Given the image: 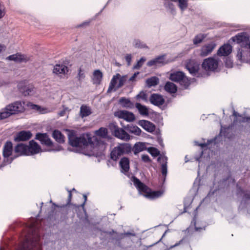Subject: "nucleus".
<instances>
[{
  "mask_svg": "<svg viewBox=\"0 0 250 250\" xmlns=\"http://www.w3.org/2000/svg\"><path fill=\"white\" fill-rule=\"evenodd\" d=\"M250 123V117H244L239 121V123Z\"/></svg>",
  "mask_w": 250,
  "mask_h": 250,
  "instance_id": "bf43d9fd",
  "label": "nucleus"
},
{
  "mask_svg": "<svg viewBox=\"0 0 250 250\" xmlns=\"http://www.w3.org/2000/svg\"><path fill=\"white\" fill-rule=\"evenodd\" d=\"M124 127L129 132L136 135L139 136L141 135L142 132L141 129L136 125H127L124 126Z\"/></svg>",
  "mask_w": 250,
  "mask_h": 250,
  "instance_id": "b1692460",
  "label": "nucleus"
},
{
  "mask_svg": "<svg viewBox=\"0 0 250 250\" xmlns=\"http://www.w3.org/2000/svg\"><path fill=\"white\" fill-rule=\"evenodd\" d=\"M139 74V72L135 73L130 78L129 81H135V78H136L137 76Z\"/></svg>",
  "mask_w": 250,
  "mask_h": 250,
  "instance_id": "052dcab7",
  "label": "nucleus"
},
{
  "mask_svg": "<svg viewBox=\"0 0 250 250\" xmlns=\"http://www.w3.org/2000/svg\"><path fill=\"white\" fill-rule=\"evenodd\" d=\"M5 14V7L4 5L0 1V19L2 18Z\"/></svg>",
  "mask_w": 250,
  "mask_h": 250,
  "instance_id": "8fccbe9b",
  "label": "nucleus"
},
{
  "mask_svg": "<svg viewBox=\"0 0 250 250\" xmlns=\"http://www.w3.org/2000/svg\"><path fill=\"white\" fill-rule=\"evenodd\" d=\"M178 2V6L182 11H184L187 8L188 6L187 0H179Z\"/></svg>",
  "mask_w": 250,
  "mask_h": 250,
  "instance_id": "79ce46f5",
  "label": "nucleus"
},
{
  "mask_svg": "<svg viewBox=\"0 0 250 250\" xmlns=\"http://www.w3.org/2000/svg\"><path fill=\"white\" fill-rule=\"evenodd\" d=\"M146 149V145L144 143L139 142L136 143L133 147L132 148V150H133L134 154L136 155L139 152L144 151Z\"/></svg>",
  "mask_w": 250,
  "mask_h": 250,
  "instance_id": "c85d7f7f",
  "label": "nucleus"
},
{
  "mask_svg": "<svg viewBox=\"0 0 250 250\" xmlns=\"http://www.w3.org/2000/svg\"><path fill=\"white\" fill-rule=\"evenodd\" d=\"M13 150L12 143L10 141H6L2 148L3 160L0 164V169L11 164L17 158V156L13 155Z\"/></svg>",
  "mask_w": 250,
  "mask_h": 250,
  "instance_id": "f03ea898",
  "label": "nucleus"
},
{
  "mask_svg": "<svg viewBox=\"0 0 250 250\" xmlns=\"http://www.w3.org/2000/svg\"><path fill=\"white\" fill-rule=\"evenodd\" d=\"M231 40L234 42H236L238 44L241 43V46H244L249 42L250 39L246 33L243 32L232 37Z\"/></svg>",
  "mask_w": 250,
  "mask_h": 250,
  "instance_id": "ddd939ff",
  "label": "nucleus"
},
{
  "mask_svg": "<svg viewBox=\"0 0 250 250\" xmlns=\"http://www.w3.org/2000/svg\"><path fill=\"white\" fill-rule=\"evenodd\" d=\"M226 65L228 67H232L233 64L232 62L230 60H227V62H226Z\"/></svg>",
  "mask_w": 250,
  "mask_h": 250,
  "instance_id": "0e129e2a",
  "label": "nucleus"
},
{
  "mask_svg": "<svg viewBox=\"0 0 250 250\" xmlns=\"http://www.w3.org/2000/svg\"><path fill=\"white\" fill-rule=\"evenodd\" d=\"M24 105L25 102L23 101H16L6 105L4 109L9 117L12 115L23 112L25 110Z\"/></svg>",
  "mask_w": 250,
  "mask_h": 250,
  "instance_id": "39448f33",
  "label": "nucleus"
},
{
  "mask_svg": "<svg viewBox=\"0 0 250 250\" xmlns=\"http://www.w3.org/2000/svg\"><path fill=\"white\" fill-rule=\"evenodd\" d=\"M41 150V146L34 140L29 142V146H28V155L37 154L40 152Z\"/></svg>",
  "mask_w": 250,
  "mask_h": 250,
  "instance_id": "6ab92c4d",
  "label": "nucleus"
},
{
  "mask_svg": "<svg viewBox=\"0 0 250 250\" xmlns=\"http://www.w3.org/2000/svg\"><path fill=\"white\" fill-rule=\"evenodd\" d=\"M32 134L30 131L22 130L18 132L14 137L16 142H24L31 138Z\"/></svg>",
  "mask_w": 250,
  "mask_h": 250,
  "instance_id": "f8f14e48",
  "label": "nucleus"
},
{
  "mask_svg": "<svg viewBox=\"0 0 250 250\" xmlns=\"http://www.w3.org/2000/svg\"><path fill=\"white\" fill-rule=\"evenodd\" d=\"M136 98L146 100V94L144 92L141 91L136 96Z\"/></svg>",
  "mask_w": 250,
  "mask_h": 250,
  "instance_id": "864d4df0",
  "label": "nucleus"
},
{
  "mask_svg": "<svg viewBox=\"0 0 250 250\" xmlns=\"http://www.w3.org/2000/svg\"><path fill=\"white\" fill-rule=\"evenodd\" d=\"M179 83L185 88H187L190 84V80L185 75L184 76L182 80H181Z\"/></svg>",
  "mask_w": 250,
  "mask_h": 250,
  "instance_id": "37998d69",
  "label": "nucleus"
},
{
  "mask_svg": "<svg viewBox=\"0 0 250 250\" xmlns=\"http://www.w3.org/2000/svg\"><path fill=\"white\" fill-rule=\"evenodd\" d=\"M186 68L192 76H198L197 74L200 69V64L196 61L193 60H188L186 63Z\"/></svg>",
  "mask_w": 250,
  "mask_h": 250,
  "instance_id": "9d476101",
  "label": "nucleus"
},
{
  "mask_svg": "<svg viewBox=\"0 0 250 250\" xmlns=\"http://www.w3.org/2000/svg\"><path fill=\"white\" fill-rule=\"evenodd\" d=\"M120 103L125 108H132L134 107V104L131 102L129 99H126L125 97H122L119 100Z\"/></svg>",
  "mask_w": 250,
  "mask_h": 250,
  "instance_id": "2f4dec72",
  "label": "nucleus"
},
{
  "mask_svg": "<svg viewBox=\"0 0 250 250\" xmlns=\"http://www.w3.org/2000/svg\"><path fill=\"white\" fill-rule=\"evenodd\" d=\"M237 194L238 195H243V199L246 200L250 199V192H247L244 190L240 187L237 185Z\"/></svg>",
  "mask_w": 250,
  "mask_h": 250,
  "instance_id": "72a5a7b5",
  "label": "nucleus"
},
{
  "mask_svg": "<svg viewBox=\"0 0 250 250\" xmlns=\"http://www.w3.org/2000/svg\"><path fill=\"white\" fill-rule=\"evenodd\" d=\"M135 107L138 110L141 115L146 116L148 115V108L145 105H143L140 103H137L135 104Z\"/></svg>",
  "mask_w": 250,
  "mask_h": 250,
  "instance_id": "473e14b6",
  "label": "nucleus"
},
{
  "mask_svg": "<svg viewBox=\"0 0 250 250\" xmlns=\"http://www.w3.org/2000/svg\"><path fill=\"white\" fill-rule=\"evenodd\" d=\"M53 72L57 75L66 74L68 72V68L67 66L62 64H57L54 66Z\"/></svg>",
  "mask_w": 250,
  "mask_h": 250,
  "instance_id": "5701e85b",
  "label": "nucleus"
},
{
  "mask_svg": "<svg viewBox=\"0 0 250 250\" xmlns=\"http://www.w3.org/2000/svg\"><path fill=\"white\" fill-rule=\"evenodd\" d=\"M15 152L14 156H19L23 155H28V146L22 143L17 144L14 148Z\"/></svg>",
  "mask_w": 250,
  "mask_h": 250,
  "instance_id": "4468645a",
  "label": "nucleus"
},
{
  "mask_svg": "<svg viewBox=\"0 0 250 250\" xmlns=\"http://www.w3.org/2000/svg\"><path fill=\"white\" fill-rule=\"evenodd\" d=\"M139 125L145 130L150 133L154 131L156 128V126L154 124L146 120H143L139 121Z\"/></svg>",
  "mask_w": 250,
  "mask_h": 250,
  "instance_id": "aec40b11",
  "label": "nucleus"
},
{
  "mask_svg": "<svg viewBox=\"0 0 250 250\" xmlns=\"http://www.w3.org/2000/svg\"><path fill=\"white\" fill-rule=\"evenodd\" d=\"M165 7L167 8L170 13L172 14H174L175 13V8L174 5L171 2H168L167 3H165Z\"/></svg>",
  "mask_w": 250,
  "mask_h": 250,
  "instance_id": "a18cd8bd",
  "label": "nucleus"
},
{
  "mask_svg": "<svg viewBox=\"0 0 250 250\" xmlns=\"http://www.w3.org/2000/svg\"><path fill=\"white\" fill-rule=\"evenodd\" d=\"M216 47V44L211 42L203 45L200 49V56L202 57L207 56L210 54Z\"/></svg>",
  "mask_w": 250,
  "mask_h": 250,
  "instance_id": "dca6fc26",
  "label": "nucleus"
},
{
  "mask_svg": "<svg viewBox=\"0 0 250 250\" xmlns=\"http://www.w3.org/2000/svg\"><path fill=\"white\" fill-rule=\"evenodd\" d=\"M134 185L139 192L146 193V196L150 198H155L160 196L162 192L161 191H151L150 188L134 176L131 178Z\"/></svg>",
  "mask_w": 250,
  "mask_h": 250,
  "instance_id": "7ed1b4c3",
  "label": "nucleus"
},
{
  "mask_svg": "<svg viewBox=\"0 0 250 250\" xmlns=\"http://www.w3.org/2000/svg\"><path fill=\"white\" fill-rule=\"evenodd\" d=\"M52 137L59 143L63 144L65 141L64 136L59 130L56 129L53 131Z\"/></svg>",
  "mask_w": 250,
  "mask_h": 250,
  "instance_id": "a878e982",
  "label": "nucleus"
},
{
  "mask_svg": "<svg viewBox=\"0 0 250 250\" xmlns=\"http://www.w3.org/2000/svg\"><path fill=\"white\" fill-rule=\"evenodd\" d=\"M120 165L125 172L128 171L129 169V161L128 158L123 157L120 161Z\"/></svg>",
  "mask_w": 250,
  "mask_h": 250,
  "instance_id": "7c9ffc66",
  "label": "nucleus"
},
{
  "mask_svg": "<svg viewBox=\"0 0 250 250\" xmlns=\"http://www.w3.org/2000/svg\"><path fill=\"white\" fill-rule=\"evenodd\" d=\"M85 77V76L84 70L83 69L82 67H80L78 70V73L77 76L78 81L81 82L82 80L84 79Z\"/></svg>",
  "mask_w": 250,
  "mask_h": 250,
  "instance_id": "c03bdc74",
  "label": "nucleus"
},
{
  "mask_svg": "<svg viewBox=\"0 0 250 250\" xmlns=\"http://www.w3.org/2000/svg\"><path fill=\"white\" fill-rule=\"evenodd\" d=\"M218 66V61L213 58L205 59L202 64L203 69L206 71H214L217 68Z\"/></svg>",
  "mask_w": 250,
  "mask_h": 250,
  "instance_id": "6e6552de",
  "label": "nucleus"
},
{
  "mask_svg": "<svg viewBox=\"0 0 250 250\" xmlns=\"http://www.w3.org/2000/svg\"><path fill=\"white\" fill-rule=\"evenodd\" d=\"M150 154L154 157L158 156L160 154V151L156 148L151 147L148 148Z\"/></svg>",
  "mask_w": 250,
  "mask_h": 250,
  "instance_id": "49530a36",
  "label": "nucleus"
},
{
  "mask_svg": "<svg viewBox=\"0 0 250 250\" xmlns=\"http://www.w3.org/2000/svg\"><path fill=\"white\" fill-rule=\"evenodd\" d=\"M185 73L182 71H176L170 74L169 79L175 82H180L184 78Z\"/></svg>",
  "mask_w": 250,
  "mask_h": 250,
  "instance_id": "bb28decb",
  "label": "nucleus"
},
{
  "mask_svg": "<svg viewBox=\"0 0 250 250\" xmlns=\"http://www.w3.org/2000/svg\"><path fill=\"white\" fill-rule=\"evenodd\" d=\"M124 80H123V78H121L119 80V83L117 85V88H120V87H122L124 85Z\"/></svg>",
  "mask_w": 250,
  "mask_h": 250,
  "instance_id": "e2e57ef3",
  "label": "nucleus"
},
{
  "mask_svg": "<svg viewBox=\"0 0 250 250\" xmlns=\"http://www.w3.org/2000/svg\"><path fill=\"white\" fill-rule=\"evenodd\" d=\"M8 60L13 61L16 62H26L29 60V58L25 55L17 53L9 56L6 58Z\"/></svg>",
  "mask_w": 250,
  "mask_h": 250,
  "instance_id": "f3484780",
  "label": "nucleus"
},
{
  "mask_svg": "<svg viewBox=\"0 0 250 250\" xmlns=\"http://www.w3.org/2000/svg\"><path fill=\"white\" fill-rule=\"evenodd\" d=\"M206 36V35L203 34H200L196 35L193 40V43L194 44H197L201 43Z\"/></svg>",
  "mask_w": 250,
  "mask_h": 250,
  "instance_id": "ea45409f",
  "label": "nucleus"
},
{
  "mask_svg": "<svg viewBox=\"0 0 250 250\" xmlns=\"http://www.w3.org/2000/svg\"><path fill=\"white\" fill-rule=\"evenodd\" d=\"M18 88L20 91L25 96L29 95L33 91L32 87H30L28 85H24L21 83L18 84Z\"/></svg>",
  "mask_w": 250,
  "mask_h": 250,
  "instance_id": "cd10ccee",
  "label": "nucleus"
},
{
  "mask_svg": "<svg viewBox=\"0 0 250 250\" xmlns=\"http://www.w3.org/2000/svg\"><path fill=\"white\" fill-rule=\"evenodd\" d=\"M8 113H6L5 109H4L3 111L0 112V120H3L8 118Z\"/></svg>",
  "mask_w": 250,
  "mask_h": 250,
  "instance_id": "6e6d98bb",
  "label": "nucleus"
},
{
  "mask_svg": "<svg viewBox=\"0 0 250 250\" xmlns=\"http://www.w3.org/2000/svg\"><path fill=\"white\" fill-rule=\"evenodd\" d=\"M163 160L164 162L161 165V172L163 176L166 178L167 174V158H163Z\"/></svg>",
  "mask_w": 250,
  "mask_h": 250,
  "instance_id": "a19ab883",
  "label": "nucleus"
},
{
  "mask_svg": "<svg viewBox=\"0 0 250 250\" xmlns=\"http://www.w3.org/2000/svg\"><path fill=\"white\" fill-rule=\"evenodd\" d=\"M110 129L113 134L121 140L128 141L130 139V135L122 128L119 127L115 124L109 125Z\"/></svg>",
  "mask_w": 250,
  "mask_h": 250,
  "instance_id": "423d86ee",
  "label": "nucleus"
},
{
  "mask_svg": "<svg viewBox=\"0 0 250 250\" xmlns=\"http://www.w3.org/2000/svg\"><path fill=\"white\" fill-rule=\"evenodd\" d=\"M65 113V110L63 109V110L61 111L60 112V113H59V114L60 116H64Z\"/></svg>",
  "mask_w": 250,
  "mask_h": 250,
  "instance_id": "774afa93",
  "label": "nucleus"
},
{
  "mask_svg": "<svg viewBox=\"0 0 250 250\" xmlns=\"http://www.w3.org/2000/svg\"><path fill=\"white\" fill-rule=\"evenodd\" d=\"M125 235V236H130V235L134 236L135 234L132 233L131 232H127L125 233L124 234H122V235Z\"/></svg>",
  "mask_w": 250,
  "mask_h": 250,
  "instance_id": "338daca9",
  "label": "nucleus"
},
{
  "mask_svg": "<svg viewBox=\"0 0 250 250\" xmlns=\"http://www.w3.org/2000/svg\"><path fill=\"white\" fill-rule=\"evenodd\" d=\"M164 89L167 92L170 94L175 93L177 90L176 85L173 83L170 82L166 83Z\"/></svg>",
  "mask_w": 250,
  "mask_h": 250,
  "instance_id": "c756f323",
  "label": "nucleus"
},
{
  "mask_svg": "<svg viewBox=\"0 0 250 250\" xmlns=\"http://www.w3.org/2000/svg\"><path fill=\"white\" fill-rule=\"evenodd\" d=\"M146 59L144 57H142L137 62V63L133 66V68L135 69H138L141 68Z\"/></svg>",
  "mask_w": 250,
  "mask_h": 250,
  "instance_id": "de8ad7c7",
  "label": "nucleus"
},
{
  "mask_svg": "<svg viewBox=\"0 0 250 250\" xmlns=\"http://www.w3.org/2000/svg\"><path fill=\"white\" fill-rule=\"evenodd\" d=\"M102 72L98 69L94 70L93 73L92 81L94 84H99L103 79Z\"/></svg>",
  "mask_w": 250,
  "mask_h": 250,
  "instance_id": "393cba45",
  "label": "nucleus"
},
{
  "mask_svg": "<svg viewBox=\"0 0 250 250\" xmlns=\"http://www.w3.org/2000/svg\"><path fill=\"white\" fill-rule=\"evenodd\" d=\"M95 133L98 136L103 138H106L107 135L108 131L107 128L105 127H101L95 131Z\"/></svg>",
  "mask_w": 250,
  "mask_h": 250,
  "instance_id": "58836bf2",
  "label": "nucleus"
},
{
  "mask_svg": "<svg viewBox=\"0 0 250 250\" xmlns=\"http://www.w3.org/2000/svg\"><path fill=\"white\" fill-rule=\"evenodd\" d=\"M27 105L30 106L31 109L37 111H40V109L41 108L40 106L37 104H33L31 103H29L27 104Z\"/></svg>",
  "mask_w": 250,
  "mask_h": 250,
  "instance_id": "603ef678",
  "label": "nucleus"
},
{
  "mask_svg": "<svg viewBox=\"0 0 250 250\" xmlns=\"http://www.w3.org/2000/svg\"><path fill=\"white\" fill-rule=\"evenodd\" d=\"M232 46L228 43L224 44L217 51V55L219 56H227L231 53Z\"/></svg>",
  "mask_w": 250,
  "mask_h": 250,
  "instance_id": "412c9836",
  "label": "nucleus"
},
{
  "mask_svg": "<svg viewBox=\"0 0 250 250\" xmlns=\"http://www.w3.org/2000/svg\"><path fill=\"white\" fill-rule=\"evenodd\" d=\"M91 112L90 109L86 105H82L80 108V114L82 117H86L90 115Z\"/></svg>",
  "mask_w": 250,
  "mask_h": 250,
  "instance_id": "4c0bfd02",
  "label": "nucleus"
},
{
  "mask_svg": "<svg viewBox=\"0 0 250 250\" xmlns=\"http://www.w3.org/2000/svg\"><path fill=\"white\" fill-rule=\"evenodd\" d=\"M206 229V227H195V229L196 231H201L202 230H205Z\"/></svg>",
  "mask_w": 250,
  "mask_h": 250,
  "instance_id": "69168bd1",
  "label": "nucleus"
},
{
  "mask_svg": "<svg viewBox=\"0 0 250 250\" xmlns=\"http://www.w3.org/2000/svg\"><path fill=\"white\" fill-rule=\"evenodd\" d=\"M132 147L129 144L123 143L115 147L110 153V158L116 161L122 155L131 152Z\"/></svg>",
  "mask_w": 250,
  "mask_h": 250,
  "instance_id": "20e7f679",
  "label": "nucleus"
},
{
  "mask_svg": "<svg viewBox=\"0 0 250 250\" xmlns=\"http://www.w3.org/2000/svg\"><path fill=\"white\" fill-rule=\"evenodd\" d=\"M187 239L186 237H184L183 239H182L181 240H180L178 242L176 243L174 245L170 246L169 248L172 249L174 247H177L179 245H181L182 244H185L187 242Z\"/></svg>",
  "mask_w": 250,
  "mask_h": 250,
  "instance_id": "09e8293b",
  "label": "nucleus"
},
{
  "mask_svg": "<svg viewBox=\"0 0 250 250\" xmlns=\"http://www.w3.org/2000/svg\"><path fill=\"white\" fill-rule=\"evenodd\" d=\"M135 47L138 48H146L147 47L146 45L145 44H143L141 43V41L139 40L135 41Z\"/></svg>",
  "mask_w": 250,
  "mask_h": 250,
  "instance_id": "5fc2aeb1",
  "label": "nucleus"
},
{
  "mask_svg": "<svg viewBox=\"0 0 250 250\" xmlns=\"http://www.w3.org/2000/svg\"><path fill=\"white\" fill-rule=\"evenodd\" d=\"M115 116L128 122H132L135 120V115L132 112L125 110H119L116 112Z\"/></svg>",
  "mask_w": 250,
  "mask_h": 250,
  "instance_id": "9b49d317",
  "label": "nucleus"
},
{
  "mask_svg": "<svg viewBox=\"0 0 250 250\" xmlns=\"http://www.w3.org/2000/svg\"><path fill=\"white\" fill-rule=\"evenodd\" d=\"M237 59L241 62H247L250 61V52L246 45L241 46L237 51Z\"/></svg>",
  "mask_w": 250,
  "mask_h": 250,
  "instance_id": "1a4fd4ad",
  "label": "nucleus"
},
{
  "mask_svg": "<svg viewBox=\"0 0 250 250\" xmlns=\"http://www.w3.org/2000/svg\"><path fill=\"white\" fill-rule=\"evenodd\" d=\"M83 197L84 198V202H83V204H82L81 205L78 206V207H82L83 208H84V206L85 205V202L87 201V196L85 194H83Z\"/></svg>",
  "mask_w": 250,
  "mask_h": 250,
  "instance_id": "680f3d73",
  "label": "nucleus"
},
{
  "mask_svg": "<svg viewBox=\"0 0 250 250\" xmlns=\"http://www.w3.org/2000/svg\"><path fill=\"white\" fill-rule=\"evenodd\" d=\"M120 76H121L119 74H117L113 77L107 90L108 92H110L114 88L116 84L117 83V80L119 79Z\"/></svg>",
  "mask_w": 250,
  "mask_h": 250,
  "instance_id": "e433bc0d",
  "label": "nucleus"
},
{
  "mask_svg": "<svg viewBox=\"0 0 250 250\" xmlns=\"http://www.w3.org/2000/svg\"><path fill=\"white\" fill-rule=\"evenodd\" d=\"M149 101L152 104L156 106L162 105L165 103V99L162 95L155 93L151 95Z\"/></svg>",
  "mask_w": 250,
  "mask_h": 250,
  "instance_id": "a211bd4d",
  "label": "nucleus"
},
{
  "mask_svg": "<svg viewBox=\"0 0 250 250\" xmlns=\"http://www.w3.org/2000/svg\"><path fill=\"white\" fill-rule=\"evenodd\" d=\"M159 79L157 77H152L146 80V83L148 87L157 85L159 83Z\"/></svg>",
  "mask_w": 250,
  "mask_h": 250,
  "instance_id": "f704fd0d",
  "label": "nucleus"
},
{
  "mask_svg": "<svg viewBox=\"0 0 250 250\" xmlns=\"http://www.w3.org/2000/svg\"><path fill=\"white\" fill-rule=\"evenodd\" d=\"M125 60L127 63V65L129 66L131 64L132 57L131 54H127L125 56Z\"/></svg>",
  "mask_w": 250,
  "mask_h": 250,
  "instance_id": "13d9d810",
  "label": "nucleus"
},
{
  "mask_svg": "<svg viewBox=\"0 0 250 250\" xmlns=\"http://www.w3.org/2000/svg\"><path fill=\"white\" fill-rule=\"evenodd\" d=\"M35 139L40 141L42 145L47 146H51L53 145L52 141L46 133H37L36 135Z\"/></svg>",
  "mask_w": 250,
  "mask_h": 250,
  "instance_id": "2eb2a0df",
  "label": "nucleus"
},
{
  "mask_svg": "<svg viewBox=\"0 0 250 250\" xmlns=\"http://www.w3.org/2000/svg\"><path fill=\"white\" fill-rule=\"evenodd\" d=\"M27 105L30 106L31 109L37 111H40V109L41 108L40 106L37 104H33L31 103H29L27 104Z\"/></svg>",
  "mask_w": 250,
  "mask_h": 250,
  "instance_id": "3c124183",
  "label": "nucleus"
},
{
  "mask_svg": "<svg viewBox=\"0 0 250 250\" xmlns=\"http://www.w3.org/2000/svg\"><path fill=\"white\" fill-rule=\"evenodd\" d=\"M76 191V190L74 188H73L72 190L67 189V191L68 192V198H67V202H66V204L62 205V206H61L57 205L55 204H53V205L54 206H56L57 207L61 208H64L66 207L67 206L70 205L72 197V191Z\"/></svg>",
  "mask_w": 250,
  "mask_h": 250,
  "instance_id": "c9c22d12",
  "label": "nucleus"
},
{
  "mask_svg": "<svg viewBox=\"0 0 250 250\" xmlns=\"http://www.w3.org/2000/svg\"><path fill=\"white\" fill-rule=\"evenodd\" d=\"M142 160L145 163H149L151 162V160L148 155H143L142 156Z\"/></svg>",
  "mask_w": 250,
  "mask_h": 250,
  "instance_id": "4d7b16f0",
  "label": "nucleus"
},
{
  "mask_svg": "<svg viewBox=\"0 0 250 250\" xmlns=\"http://www.w3.org/2000/svg\"><path fill=\"white\" fill-rule=\"evenodd\" d=\"M165 55L159 56L147 62L148 66H161L165 63Z\"/></svg>",
  "mask_w": 250,
  "mask_h": 250,
  "instance_id": "4be33fe9",
  "label": "nucleus"
},
{
  "mask_svg": "<svg viewBox=\"0 0 250 250\" xmlns=\"http://www.w3.org/2000/svg\"><path fill=\"white\" fill-rule=\"evenodd\" d=\"M39 240V237L36 238L35 241L28 238H25L20 250H33L36 247L38 250H40Z\"/></svg>",
  "mask_w": 250,
  "mask_h": 250,
  "instance_id": "0eeeda50",
  "label": "nucleus"
},
{
  "mask_svg": "<svg viewBox=\"0 0 250 250\" xmlns=\"http://www.w3.org/2000/svg\"><path fill=\"white\" fill-rule=\"evenodd\" d=\"M69 144L73 147H83L84 148L90 146L93 147L94 144L93 140L95 137L92 136L89 133H84L77 136L74 130L69 131L68 135Z\"/></svg>",
  "mask_w": 250,
  "mask_h": 250,
  "instance_id": "f257e3e1",
  "label": "nucleus"
}]
</instances>
